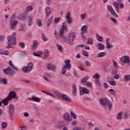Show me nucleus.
<instances>
[{
	"label": "nucleus",
	"instance_id": "c9c22d12",
	"mask_svg": "<svg viewBox=\"0 0 130 130\" xmlns=\"http://www.w3.org/2000/svg\"><path fill=\"white\" fill-rule=\"evenodd\" d=\"M108 92H110V94L112 95H115L116 94V91H114L113 89H110Z\"/></svg>",
	"mask_w": 130,
	"mask_h": 130
},
{
	"label": "nucleus",
	"instance_id": "a19ab883",
	"mask_svg": "<svg viewBox=\"0 0 130 130\" xmlns=\"http://www.w3.org/2000/svg\"><path fill=\"white\" fill-rule=\"evenodd\" d=\"M108 82L110 85H111V86H116V82H115V81H108Z\"/></svg>",
	"mask_w": 130,
	"mask_h": 130
},
{
	"label": "nucleus",
	"instance_id": "72a5a7b5",
	"mask_svg": "<svg viewBox=\"0 0 130 130\" xmlns=\"http://www.w3.org/2000/svg\"><path fill=\"white\" fill-rule=\"evenodd\" d=\"M107 10L109 11V12H110V13H112L114 11L113 8H112V7H111L110 5L107 6Z\"/></svg>",
	"mask_w": 130,
	"mask_h": 130
},
{
	"label": "nucleus",
	"instance_id": "ea45409f",
	"mask_svg": "<svg viewBox=\"0 0 130 130\" xmlns=\"http://www.w3.org/2000/svg\"><path fill=\"white\" fill-rule=\"evenodd\" d=\"M26 10L27 12H31V11H32V10H33V7L32 6H27L26 8Z\"/></svg>",
	"mask_w": 130,
	"mask_h": 130
},
{
	"label": "nucleus",
	"instance_id": "f704fd0d",
	"mask_svg": "<svg viewBox=\"0 0 130 130\" xmlns=\"http://www.w3.org/2000/svg\"><path fill=\"white\" fill-rule=\"evenodd\" d=\"M27 17L24 15V14H22L18 17L19 20H20L21 21L23 20H26Z\"/></svg>",
	"mask_w": 130,
	"mask_h": 130
},
{
	"label": "nucleus",
	"instance_id": "4468645a",
	"mask_svg": "<svg viewBox=\"0 0 130 130\" xmlns=\"http://www.w3.org/2000/svg\"><path fill=\"white\" fill-rule=\"evenodd\" d=\"M66 21L68 24H72L73 21L72 20V18L71 17V13L68 12L66 15Z\"/></svg>",
	"mask_w": 130,
	"mask_h": 130
},
{
	"label": "nucleus",
	"instance_id": "a211bd4d",
	"mask_svg": "<svg viewBox=\"0 0 130 130\" xmlns=\"http://www.w3.org/2000/svg\"><path fill=\"white\" fill-rule=\"evenodd\" d=\"M39 43H38V41L35 40L33 42V45L31 47L32 50H36V49H37V46H38Z\"/></svg>",
	"mask_w": 130,
	"mask_h": 130
},
{
	"label": "nucleus",
	"instance_id": "680f3d73",
	"mask_svg": "<svg viewBox=\"0 0 130 130\" xmlns=\"http://www.w3.org/2000/svg\"><path fill=\"white\" fill-rule=\"evenodd\" d=\"M88 21L89 23H92V22H94V18L93 17L89 18L88 19Z\"/></svg>",
	"mask_w": 130,
	"mask_h": 130
},
{
	"label": "nucleus",
	"instance_id": "6ab92c4d",
	"mask_svg": "<svg viewBox=\"0 0 130 130\" xmlns=\"http://www.w3.org/2000/svg\"><path fill=\"white\" fill-rule=\"evenodd\" d=\"M46 69L50 71H56V67L55 66H47Z\"/></svg>",
	"mask_w": 130,
	"mask_h": 130
},
{
	"label": "nucleus",
	"instance_id": "4d7b16f0",
	"mask_svg": "<svg viewBox=\"0 0 130 130\" xmlns=\"http://www.w3.org/2000/svg\"><path fill=\"white\" fill-rule=\"evenodd\" d=\"M95 83L96 85L99 86V87H100L101 86V84H100V81L99 80V79H96Z\"/></svg>",
	"mask_w": 130,
	"mask_h": 130
},
{
	"label": "nucleus",
	"instance_id": "052dcab7",
	"mask_svg": "<svg viewBox=\"0 0 130 130\" xmlns=\"http://www.w3.org/2000/svg\"><path fill=\"white\" fill-rule=\"evenodd\" d=\"M111 14H112L113 16H114L115 18H117L118 17L117 14H116V13H115L114 11H113L112 13H111Z\"/></svg>",
	"mask_w": 130,
	"mask_h": 130
},
{
	"label": "nucleus",
	"instance_id": "864d4df0",
	"mask_svg": "<svg viewBox=\"0 0 130 130\" xmlns=\"http://www.w3.org/2000/svg\"><path fill=\"white\" fill-rule=\"evenodd\" d=\"M82 54H83L84 56H89V54L85 50L82 51Z\"/></svg>",
	"mask_w": 130,
	"mask_h": 130
},
{
	"label": "nucleus",
	"instance_id": "393cba45",
	"mask_svg": "<svg viewBox=\"0 0 130 130\" xmlns=\"http://www.w3.org/2000/svg\"><path fill=\"white\" fill-rule=\"evenodd\" d=\"M106 54V52H100L97 55V57H98L99 58L100 57H103V56H105Z\"/></svg>",
	"mask_w": 130,
	"mask_h": 130
},
{
	"label": "nucleus",
	"instance_id": "9d476101",
	"mask_svg": "<svg viewBox=\"0 0 130 130\" xmlns=\"http://www.w3.org/2000/svg\"><path fill=\"white\" fill-rule=\"evenodd\" d=\"M32 69H33V67L32 66H24L22 67V71L24 73H28V72L32 71Z\"/></svg>",
	"mask_w": 130,
	"mask_h": 130
},
{
	"label": "nucleus",
	"instance_id": "7ed1b4c3",
	"mask_svg": "<svg viewBox=\"0 0 130 130\" xmlns=\"http://www.w3.org/2000/svg\"><path fill=\"white\" fill-rule=\"evenodd\" d=\"M7 41L8 46L6 47V48H12L13 47L12 46V44H13V43L14 45H16V44H17V39L15 37H13L12 36H8L7 37Z\"/></svg>",
	"mask_w": 130,
	"mask_h": 130
},
{
	"label": "nucleus",
	"instance_id": "b1692460",
	"mask_svg": "<svg viewBox=\"0 0 130 130\" xmlns=\"http://www.w3.org/2000/svg\"><path fill=\"white\" fill-rule=\"evenodd\" d=\"M10 100H11L9 99L8 98V97L7 96V98H6L4 100H3L2 101V103H3L4 105L7 106V105H8V104H9V101H10Z\"/></svg>",
	"mask_w": 130,
	"mask_h": 130
},
{
	"label": "nucleus",
	"instance_id": "4c0bfd02",
	"mask_svg": "<svg viewBox=\"0 0 130 130\" xmlns=\"http://www.w3.org/2000/svg\"><path fill=\"white\" fill-rule=\"evenodd\" d=\"M52 22V17H51L50 19H49L48 20V22H47V24L48 27H49V26H50V25H51Z\"/></svg>",
	"mask_w": 130,
	"mask_h": 130
},
{
	"label": "nucleus",
	"instance_id": "20e7f679",
	"mask_svg": "<svg viewBox=\"0 0 130 130\" xmlns=\"http://www.w3.org/2000/svg\"><path fill=\"white\" fill-rule=\"evenodd\" d=\"M75 38H76V34L75 32H72L66 38V41L69 45H73Z\"/></svg>",
	"mask_w": 130,
	"mask_h": 130
},
{
	"label": "nucleus",
	"instance_id": "338daca9",
	"mask_svg": "<svg viewBox=\"0 0 130 130\" xmlns=\"http://www.w3.org/2000/svg\"><path fill=\"white\" fill-rule=\"evenodd\" d=\"M85 64L86 66H91V64H92V63L89 61H86L85 62Z\"/></svg>",
	"mask_w": 130,
	"mask_h": 130
},
{
	"label": "nucleus",
	"instance_id": "8fccbe9b",
	"mask_svg": "<svg viewBox=\"0 0 130 130\" xmlns=\"http://www.w3.org/2000/svg\"><path fill=\"white\" fill-rule=\"evenodd\" d=\"M2 54H4V55H9L10 54V52L9 51H3Z\"/></svg>",
	"mask_w": 130,
	"mask_h": 130
},
{
	"label": "nucleus",
	"instance_id": "39448f33",
	"mask_svg": "<svg viewBox=\"0 0 130 130\" xmlns=\"http://www.w3.org/2000/svg\"><path fill=\"white\" fill-rule=\"evenodd\" d=\"M67 29L68 24L67 23V22H64L62 23V28H61L59 32V37L62 38L63 37V34H64V32H66Z\"/></svg>",
	"mask_w": 130,
	"mask_h": 130
},
{
	"label": "nucleus",
	"instance_id": "603ef678",
	"mask_svg": "<svg viewBox=\"0 0 130 130\" xmlns=\"http://www.w3.org/2000/svg\"><path fill=\"white\" fill-rule=\"evenodd\" d=\"M42 39L43 40H44V41H47L48 39L47 38V37L45 36V35H44V34H42Z\"/></svg>",
	"mask_w": 130,
	"mask_h": 130
},
{
	"label": "nucleus",
	"instance_id": "2eb2a0df",
	"mask_svg": "<svg viewBox=\"0 0 130 130\" xmlns=\"http://www.w3.org/2000/svg\"><path fill=\"white\" fill-rule=\"evenodd\" d=\"M45 12H46V18H49V15L50 14H51V9L50 8L47 7L45 9Z\"/></svg>",
	"mask_w": 130,
	"mask_h": 130
},
{
	"label": "nucleus",
	"instance_id": "6e6552de",
	"mask_svg": "<svg viewBox=\"0 0 130 130\" xmlns=\"http://www.w3.org/2000/svg\"><path fill=\"white\" fill-rule=\"evenodd\" d=\"M7 97L10 100H12L13 98H14V99H18V96H17V93H16L15 91L10 92Z\"/></svg>",
	"mask_w": 130,
	"mask_h": 130
},
{
	"label": "nucleus",
	"instance_id": "2f4dec72",
	"mask_svg": "<svg viewBox=\"0 0 130 130\" xmlns=\"http://www.w3.org/2000/svg\"><path fill=\"white\" fill-rule=\"evenodd\" d=\"M37 24L39 27H42L43 24L41 23V19H37Z\"/></svg>",
	"mask_w": 130,
	"mask_h": 130
},
{
	"label": "nucleus",
	"instance_id": "dca6fc26",
	"mask_svg": "<svg viewBox=\"0 0 130 130\" xmlns=\"http://www.w3.org/2000/svg\"><path fill=\"white\" fill-rule=\"evenodd\" d=\"M96 47H98L99 50H103L105 48V46L102 43H99L96 44Z\"/></svg>",
	"mask_w": 130,
	"mask_h": 130
},
{
	"label": "nucleus",
	"instance_id": "1a4fd4ad",
	"mask_svg": "<svg viewBox=\"0 0 130 130\" xmlns=\"http://www.w3.org/2000/svg\"><path fill=\"white\" fill-rule=\"evenodd\" d=\"M63 117L66 121H68V122H71V121H72V117H71V115H70V113H66L64 114Z\"/></svg>",
	"mask_w": 130,
	"mask_h": 130
},
{
	"label": "nucleus",
	"instance_id": "f3484780",
	"mask_svg": "<svg viewBox=\"0 0 130 130\" xmlns=\"http://www.w3.org/2000/svg\"><path fill=\"white\" fill-rule=\"evenodd\" d=\"M63 125L64 124L62 122H58L56 125V128H58V129H61L62 127H63Z\"/></svg>",
	"mask_w": 130,
	"mask_h": 130
},
{
	"label": "nucleus",
	"instance_id": "49530a36",
	"mask_svg": "<svg viewBox=\"0 0 130 130\" xmlns=\"http://www.w3.org/2000/svg\"><path fill=\"white\" fill-rule=\"evenodd\" d=\"M57 46L59 51H62L63 50V48H62V46H61L60 45L57 44Z\"/></svg>",
	"mask_w": 130,
	"mask_h": 130
},
{
	"label": "nucleus",
	"instance_id": "5701e85b",
	"mask_svg": "<svg viewBox=\"0 0 130 130\" xmlns=\"http://www.w3.org/2000/svg\"><path fill=\"white\" fill-rule=\"evenodd\" d=\"M81 34H84V33H86V31H87V30H88V26L87 25H83L81 28Z\"/></svg>",
	"mask_w": 130,
	"mask_h": 130
},
{
	"label": "nucleus",
	"instance_id": "bf43d9fd",
	"mask_svg": "<svg viewBox=\"0 0 130 130\" xmlns=\"http://www.w3.org/2000/svg\"><path fill=\"white\" fill-rule=\"evenodd\" d=\"M115 75L113 76L114 79L116 80H118L119 79V75L118 74H114Z\"/></svg>",
	"mask_w": 130,
	"mask_h": 130
},
{
	"label": "nucleus",
	"instance_id": "79ce46f5",
	"mask_svg": "<svg viewBox=\"0 0 130 130\" xmlns=\"http://www.w3.org/2000/svg\"><path fill=\"white\" fill-rule=\"evenodd\" d=\"M87 44H90L91 45L93 44V39L92 38L88 39Z\"/></svg>",
	"mask_w": 130,
	"mask_h": 130
},
{
	"label": "nucleus",
	"instance_id": "f03ea898",
	"mask_svg": "<svg viewBox=\"0 0 130 130\" xmlns=\"http://www.w3.org/2000/svg\"><path fill=\"white\" fill-rule=\"evenodd\" d=\"M19 69L15 66H9L7 68L3 70V72L5 75H10V76H13L15 75V71H18Z\"/></svg>",
	"mask_w": 130,
	"mask_h": 130
},
{
	"label": "nucleus",
	"instance_id": "58836bf2",
	"mask_svg": "<svg viewBox=\"0 0 130 130\" xmlns=\"http://www.w3.org/2000/svg\"><path fill=\"white\" fill-rule=\"evenodd\" d=\"M1 83H3L4 85H7L8 84V80L6 78H2Z\"/></svg>",
	"mask_w": 130,
	"mask_h": 130
},
{
	"label": "nucleus",
	"instance_id": "0eeeda50",
	"mask_svg": "<svg viewBox=\"0 0 130 130\" xmlns=\"http://www.w3.org/2000/svg\"><path fill=\"white\" fill-rule=\"evenodd\" d=\"M121 64H128L130 66V60L128 56H123L120 59Z\"/></svg>",
	"mask_w": 130,
	"mask_h": 130
},
{
	"label": "nucleus",
	"instance_id": "c756f323",
	"mask_svg": "<svg viewBox=\"0 0 130 130\" xmlns=\"http://www.w3.org/2000/svg\"><path fill=\"white\" fill-rule=\"evenodd\" d=\"M96 38L100 42H102L103 41V37L98 34H96Z\"/></svg>",
	"mask_w": 130,
	"mask_h": 130
},
{
	"label": "nucleus",
	"instance_id": "69168bd1",
	"mask_svg": "<svg viewBox=\"0 0 130 130\" xmlns=\"http://www.w3.org/2000/svg\"><path fill=\"white\" fill-rule=\"evenodd\" d=\"M54 22H55V23H56V24H57V23H58V22H59V18L56 17L54 19Z\"/></svg>",
	"mask_w": 130,
	"mask_h": 130
},
{
	"label": "nucleus",
	"instance_id": "3c124183",
	"mask_svg": "<svg viewBox=\"0 0 130 130\" xmlns=\"http://www.w3.org/2000/svg\"><path fill=\"white\" fill-rule=\"evenodd\" d=\"M71 114L74 119H77V115L72 112H71Z\"/></svg>",
	"mask_w": 130,
	"mask_h": 130
},
{
	"label": "nucleus",
	"instance_id": "de8ad7c7",
	"mask_svg": "<svg viewBox=\"0 0 130 130\" xmlns=\"http://www.w3.org/2000/svg\"><path fill=\"white\" fill-rule=\"evenodd\" d=\"M66 66H71V60L68 59L64 61Z\"/></svg>",
	"mask_w": 130,
	"mask_h": 130
},
{
	"label": "nucleus",
	"instance_id": "f257e3e1",
	"mask_svg": "<svg viewBox=\"0 0 130 130\" xmlns=\"http://www.w3.org/2000/svg\"><path fill=\"white\" fill-rule=\"evenodd\" d=\"M100 103L101 105H102V106H104L105 108H109L110 110L112 109V102L106 98L101 99Z\"/></svg>",
	"mask_w": 130,
	"mask_h": 130
},
{
	"label": "nucleus",
	"instance_id": "f8f14e48",
	"mask_svg": "<svg viewBox=\"0 0 130 130\" xmlns=\"http://www.w3.org/2000/svg\"><path fill=\"white\" fill-rule=\"evenodd\" d=\"M71 68V66H64L62 67L61 73L62 75H66V73H67V70H70Z\"/></svg>",
	"mask_w": 130,
	"mask_h": 130
},
{
	"label": "nucleus",
	"instance_id": "c85d7f7f",
	"mask_svg": "<svg viewBox=\"0 0 130 130\" xmlns=\"http://www.w3.org/2000/svg\"><path fill=\"white\" fill-rule=\"evenodd\" d=\"M89 78L90 77L89 76H86L84 77L81 80V83H82V84L86 83V82H87V80H89Z\"/></svg>",
	"mask_w": 130,
	"mask_h": 130
},
{
	"label": "nucleus",
	"instance_id": "e433bc0d",
	"mask_svg": "<svg viewBox=\"0 0 130 130\" xmlns=\"http://www.w3.org/2000/svg\"><path fill=\"white\" fill-rule=\"evenodd\" d=\"M54 94L58 98H61V95H60V94H59V92L58 91H55L54 92Z\"/></svg>",
	"mask_w": 130,
	"mask_h": 130
},
{
	"label": "nucleus",
	"instance_id": "412c9836",
	"mask_svg": "<svg viewBox=\"0 0 130 130\" xmlns=\"http://www.w3.org/2000/svg\"><path fill=\"white\" fill-rule=\"evenodd\" d=\"M113 6L116 8V12L119 13V7H118V6H119V4L118 3V2H114L113 3Z\"/></svg>",
	"mask_w": 130,
	"mask_h": 130
},
{
	"label": "nucleus",
	"instance_id": "bb28decb",
	"mask_svg": "<svg viewBox=\"0 0 130 130\" xmlns=\"http://www.w3.org/2000/svg\"><path fill=\"white\" fill-rule=\"evenodd\" d=\"M31 100L32 101H35V102H40L41 100L36 96H32L31 97Z\"/></svg>",
	"mask_w": 130,
	"mask_h": 130
},
{
	"label": "nucleus",
	"instance_id": "423d86ee",
	"mask_svg": "<svg viewBox=\"0 0 130 130\" xmlns=\"http://www.w3.org/2000/svg\"><path fill=\"white\" fill-rule=\"evenodd\" d=\"M18 23L19 21H18V20H15V18L11 17L10 18V28L11 30H15V29H16V26L17 25H18Z\"/></svg>",
	"mask_w": 130,
	"mask_h": 130
},
{
	"label": "nucleus",
	"instance_id": "13d9d810",
	"mask_svg": "<svg viewBox=\"0 0 130 130\" xmlns=\"http://www.w3.org/2000/svg\"><path fill=\"white\" fill-rule=\"evenodd\" d=\"M119 5L120 6V9H123L124 8V5H123V3H118Z\"/></svg>",
	"mask_w": 130,
	"mask_h": 130
},
{
	"label": "nucleus",
	"instance_id": "cd10ccee",
	"mask_svg": "<svg viewBox=\"0 0 130 130\" xmlns=\"http://www.w3.org/2000/svg\"><path fill=\"white\" fill-rule=\"evenodd\" d=\"M41 54H42V52L41 51L34 52V55H35V56H38L39 57H41V55H40Z\"/></svg>",
	"mask_w": 130,
	"mask_h": 130
},
{
	"label": "nucleus",
	"instance_id": "4be33fe9",
	"mask_svg": "<svg viewBox=\"0 0 130 130\" xmlns=\"http://www.w3.org/2000/svg\"><path fill=\"white\" fill-rule=\"evenodd\" d=\"M113 70L111 71L113 75H115L117 73V69H118V66H114L113 68Z\"/></svg>",
	"mask_w": 130,
	"mask_h": 130
},
{
	"label": "nucleus",
	"instance_id": "473e14b6",
	"mask_svg": "<svg viewBox=\"0 0 130 130\" xmlns=\"http://www.w3.org/2000/svg\"><path fill=\"white\" fill-rule=\"evenodd\" d=\"M121 118H122V112L119 113L117 116V119L118 120L121 119Z\"/></svg>",
	"mask_w": 130,
	"mask_h": 130
},
{
	"label": "nucleus",
	"instance_id": "7c9ffc66",
	"mask_svg": "<svg viewBox=\"0 0 130 130\" xmlns=\"http://www.w3.org/2000/svg\"><path fill=\"white\" fill-rule=\"evenodd\" d=\"M28 19V26H32V23H33L32 22L33 20V16L29 17Z\"/></svg>",
	"mask_w": 130,
	"mask_h": 130
},
{
	"label": "nucleus",
	"instance_id": "9b49d317",
	"mask_svg": "<svg viewBox=\"0 0 130 130\" xmlns=\"http://www.w3.org/2000/svg\"><path fill=\"white\" fill-rule=\"evenodd\" d=\"M61 98L62 99V100H64L67 102H72V100H71V99L67 94H62L61 95Z\"/></svg>",
	"mask_w": 130,
	"mask_h": 130
},
{
	"label": "nucleus",
	"instance_id": "09e8293b",
	"mask_svg": "<svg viewBox=\"0 0 130 130\" xmlns=\"http://www.w3.org/2000/svg\"><path fill=\"white\" fill-rule=\"evenodd\" d=\"M93 79H99V78H100V75L98 73L95 74L93 76Z\"/></svg>",
	"mask_w": 130,
	"mask_h": 130
},
{
	"label": "nucleus",
	"instance_id": "a18cd8bd",
	"mask_svg": "<svg viewBox=\"0 0 130 130\" xmlns=\"http://www.w3.org/2000/svg\"><path fill=\"white\" fill-rule=\"evenodd\" d=\"M80 17L82 20H85V19H86V17H87V14L84 13L83 14H81Z\"/></svg>",
	"mask_w": 130,
	"mask_h": 130
},
{
	"label": "nucleus",
	"instance_id": "0e129e2a",
	"mask_svg": "<svg viewBox=\"0 0 130 130\" xmlns=\"http://www.w3.org/2000/svg\"><path fill=\"white\" fill-rule=\"evenodd\" d=\"M9 109L15 110V106H14L13 104H10Z\"/></svg>",
	"mask_w": 130,
	"mask_h": 130
},
{
	"label": "nucleus",
	"instance_id": "a878e982",
	"mask_svg": "<svg viewBox=\"0 0 130 130\" xmlns=\"http://www.w3.org/2000/svg\"><path fill=\"white\" fill-rule=\"evenodd\" d=\"M129 80H130V75L127 74V75H125L124 79H123V81H124L125 82H128V81H129Z\"/></svg>",
	"mask_w": 130,
	"mask_h": 130
},
{
	"label": "nucleus",
	"instance_id": "ddd939ff",
	"mask_svg": "<svg viewBox=\"0 0 130 130\" xmlns=\"http://www.w3.org/2000/svg\"><path fill=\"white\" fill-rule=\"evenodd\" d=\"M79 90L80 91V94H82V93H81V92H82V93H84L85 94H89V93H90V90L86 88V87H80L79 88Z\"/></svg>",
	"mask_w": 130,
	"mask_h": 130
},
{
	"label": "nucleus",
	"instance_id": "c03bdc74",
	"mask_svg": "<svg viewBox=\"0 0 130 130\" xmlns=\"http://www.w3.org/2000/svg\"><path fill=\"white\" fill-rule=\"evenodd\" d=\"M3 128L5 129L7 126H8V123L6 122H3L2 124Z\"/></svg>",
	"mask_w": 130,
	"mask_h": 130
},
{
	"label": "nucleus",
	"instance_id": "37998d69",
	"mask_svg": "<svg viewBox=\"0 0 130 130\" xmlns=\"http://www.w3.org/2000/svg\"><path fill=\"white\" fill-rule=\"evenodd\" d=\"M86 86H87L88 87H89L91 88L92 87L93 85L92 84V83L91 82L87 81L86 83H85Z\"/></svg>",
	"mask_w": 130,
	"mask_h": 130
},
{
	"label": "nucleus",
	"instance_id": "e2e57ef3",
	"mask_svg": "<svg viewBox=\"0 0 130 130\" xmlns=\"http://www.w3.org/2000/svg\"><path fill=\"white\" fill-rule=\"evenodd\" d=\"M19 46L20 47H22V48H25V43H20Z\"/></svg>",
	"mask_w": 130,
	"mask_h": 130
},
{
	"label": "nucleus",
	"instance_id": "774afa93",
	"mask_svg": "<svg viewBox=\"0 0 130 130\" xmlns=\"http://www.w3.org/2000/svg\"><path fill=\"white\" fill-rule=\"evenodd\" d=\"M103 86H104L105 89H107V88H108V84H107V83H104L103 84Z\"/></svg>",
	"mask_w": 130,
	"mask_h": 130
},
{
	"label": "nucleus",
	"instance_id": "aec40b11",
	"mask_svg": "<svg viewBox=\"0 0 130 130\" xmlns=\"http://www.w3.org/2000/svg\"><path fill=\"white\" fill-rule=\"evenodd\" d=\"M72 94L74 96H77V86L76 84H73V85Z\"/></svg>",
	"mask_w": 130,
	"mask_h": 130
},
{
	"label": "nucleus",
	"instance_id": "6e6d98bb",
	"mask_svg": "<svg viewBox=\"0 0 130 130\" xmlns=\"http://www.w3.org/2000/svg\"><path fill=\"white\" fill-rule=\"evenodd\" d=\"M15 112V110L9 109V114L10 115H14V113Z\"/></svg>",
	"mask_w": 130,
	"mask_h": 130
},
{
	"label": "nucleus",
	"instance_id": "5fc2aeb1",
	"mask_svg": "<svg viewBox=\"0 0 130 130\" xmlns=\"http://www.w3.org/2000/svg\"><path fill=\"white\" fill-rule=\"evenodd\" d=\"M112 47H113V46L112 45L109 44V43H107V49H110L112 48Z\"/></svg>",
	"mask_w": 130,
	"mask_h": 130
}]
</instances>
